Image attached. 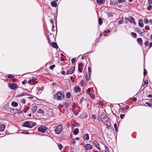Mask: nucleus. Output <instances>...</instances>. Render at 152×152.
Returning a JSON list of instances; mask_svg holds the SVG:
<instances>
[{
	"label": "nucleus",
	"instance_id": "nucleus-18",
	"mask_svg": "<svg viewBox=\"0 0 152 152\" xmlns=\"http://www.w3.org/2000/svg\"><path fill=\"white\" fill-rule=\"evenodd\" d=\"M137 41L138 44L142 45V39L141 38H138L137 39Z\"/></svg>",
	"mask_w": 152,
	"mask_h": 152
},
{
	"label": "nucleus",
	"instance_id": "nucleus-6",
	"mask_svg": "<svg viewBox=\"0 0 152 152\" xmlns=\"http://www.w3.org/2000/svg\"><path fill=\"white\" fill-rule=\"evenodd\" d=\"M75 68V66H73L71 67L68 71H67L66 74L69 75L73 73L74 72Z\"/></svg>",
	"mask_w": 152,
	"mask_h": 152
},
{
	"label": "nucleus",
	"instance_id": "nucleus-36",
	"mask_svg": "<svg viewBox=\"0 0 152 152\" xmlns=\"http://www.w3.org/2000/svg\"><path fill=\"white\" fill-rule=\"evenodd\" d=\"M147 70L145 69H144V72H143V75L144 76H145L146 75V74H147Z\"/></svg>",
	"mask_w": 152,
	"mask_h": 152
},
{
	"label": "nucleus",
	"instance_id": "nucleus-28",
	"mask_svg": "<svg viewBox=\"0 0 152 152\" xmlns=\"http://www.w3.org/2000/svg\"><path fill=\"white\" fill-rule=\"evenodd\" d=\"M66 97L68 99L70 98L71 97V93L69 92H68L66 93Z\"/></svg>",
	"mask_w": 152,
	"mask_h": 152
},
{
	"label": "nucleus",
	"instance_id": "nucleus-5",
	"mask_svg": "<svg viewBox=\"0 0 152 152\" xmlns=\"http://www.w3.org/2000/svg\"><path fill=\"white\" fill-rule=\"evenodd\" d=\"M47 130V128L45 126H42L39 127L38 129V131L42 132L43 133H44L45 132L46 130Z\"/></svg>",
	"mask_w": 152,
	"mask_h": 152
},
{
	"label": "nucleus",
	"instance_id": "nucleus-11",
	"mask_svg": "<svg viewBox=\"0 0 152 152\" xmlns=\"http://www.w3.org/2000/svg\"><path fill=\"white\" fill-rule=\"evenodd\" d=\"M25 95H27V96H32L29 93L26 92H23L22 94H20L18 95L17 96L18 97H21L23 96H25Z\"/></svg>",
	"mask_w": 152,
	"mask_h": 152
},
{
	"label": "nucleus",
	"instance_id": "nucleus-17",
	"mask_svg": "<svg viewBox=\"0 0 152 152\" xmlns=\"http://www.w3.org/2000/svg\"><path fill=\"white\" fill-rule=\"evenodd\" d=\"M79 132V129L78 128H76L74 129L73 131V133L74 135H77Z\"/></svg>",
	"mask_w": 152,
	"mask_h": 152
},
{
	"label": "nucleus",
	"instance_id": "nucleus-1",
	"mask_svg": "<svg viewBox=\"0 0 152 152\" xmlns=\"http://www.w3.org/2000/svg\"><path fill=\"white\" fill-rule=\"evenodd\" d=\"M100 119L104 124L110 123L109 118L104 113L100 116Z\"/></svg>",
	"mask_w": 152,
	"mask_h": 152
},
{
	"label": "nucleus",
	"instance_id": "nucleus-35",
	"mask_svg": "<svg viewBox=\"0 0 152 152\" xmlns=\"http://www.w3.org/2000/svg\"><path fill=\"white\" fill-rule=\"evenodd\" d=\"M105 125H106L107 126V127H106V128L107 129H109V127L110 126V125H111L110 122V123L109 122V123L107 124H105Z\"/></svg>",
	"mask_w": 152,
	"mask_h": 152
},
{
	"label": "nucleus",
	"instance_id": "nucleus-61",
	"mask_svg": "<svg viewBox=\"0 0 152 152\" xmlns=\"http://www.w3.org/2000/svg\"><path fill=\"white\" fill-rule=\"evenodd\" d=\"M110 30H107L104 31V32L106 33H108L110 32Z\"/></svg>",
	"mask_w": 152,
	"mask_h": 152
},
{
	"label": "nucleus",
	"instance_id": "nucleus-42",
	"mask_svg": "<svg viewBox=\"0 0 152 152\" xmlns=\"http://www.w3.org/2000/svg\"><path fill=\"white\" fill-rule=\"evenodd\" d=\"M146 104L148 105V106L151 107L152 106V104L148 102H146L145 103Z\"/></svg>",
	"mask_w": 152,
	"mask_h": 152
},
{
	"label": "nucleus",
	"instance_id": "nucleus-7",
	"mask_svg": "<svg viewBox=\"0 0 152 152\" xmlns=\"http://www.w3.org/2000/svg\"><path fill=\"white\" fill-rule=\"evenodd\" d=\"M84 147L85 148V150H90L92 149L93 147L92 145L89 144H87L84 145Z\"/></svg>",
	"mask_w": 152,
	"mask_h": 152
},
{
	"label": "nucleus",
	"instance_id": "nucleus-19",
	"mask_svg": "<svg viewBox=\"0 0 152 152\" xmlns=\"http://www.w3.org/2000/svg\"><path fill=\"white\" fill-rule=\"evenodd\" d=\"M5 128V126L4 124L1 125L0 126V131L2 132L4 130Z\"/></svg>",
	"mask_w": 152,
	"mask_h": 152
},
{
	"label": "nucleus",
	"instance_id": "nucleus-64",
	"mask_svg": "<svg viewBox=\"0 0 152 152\" xmlns=\"http://www.w3.org/2000/svg\"><path fill=\"white\" fill-rule=\"evenodd\" d=\"M152 46V42L149 43V48H150Z\"/></svg>",
	"mask_w": 152,
	"mask_h": 152
},
{
	"label": "nucleus",
	"instance_id": "nucleus-2",
	"mask_svg": "<svg viewBox=\"0 0 152 152\" xmlns=\"http://www.w3.org/2000/svg\"><path fill=\"white\" fill-rule=\"evenodd\" d=\"M64 95L61 91H58L54 95V98L58 100H62L64 98Z\"/></svg>",
	"mask_w": 152,
	"mask_h": 152
},
{
	"label": "nucleus",
	"instance_id": "nucleus-41",
	"mask_svg": "<svg viewBox=\"0 0 152 152\" xmlns=\"http://www.w3.org/2000/svg\"><path fill=\"white\" fill-rule=\"evenodd\" d=\"M104 147L105 148V152H107L109 151V149L108 148V147L106 145H104Z\"/></svg>",
	"mask_w": 152,
	"mask_h": 152
},
{
	"label": "nucleus",
	"instance_id": "nucleus-56",
	"mask_svg": "<svg viewBox=\"0 0 152 152\" xmlns=\"http://www.w3.org/2000/svg\"><path fill=\"white\" fill-rule=\"evenodd\" d=\"M90 91H91V89L90 88H88L87 90V91H86V92L87 93H88V94H89L90 92Z\"/></svg>",
	"mask_w": 152,
	"mask_h": 152
},
{
	"label": "nucleus",
	"instance_id": "nucleus-26",
	"mask_svg": "<svg viewBox=\"0 0 152 152\" xmlns=\"http://www.w3.org/2000/svg\"><path fill=\"white\" fill-rule=\"evenodd\" d=\"M63 106H64L66 108H67L69 107V104L66 102H64Z\"/></svg>",
	"mask_w": 152,
	"mask_h": 152
},
{
	"label": "nucleus",
	"instance_id": "nucleus-55",
	"mask_svg": "<svg viewBox=\"0 0 152 152\" xmlns=\"http://www.w3.org/2000/svg\"><path fill=\"white\" fill-rule=\"evenodd\" d=\"M92 118L93 119H96V117L95 115H92Z\"/></svg>",
	"mask_w": 152,
	"mask_h": 152
},
{
	"label": "nucleus",
	"instance_id": "nucleus-63",
	"mask_svg": "<svg viewBox=\"0 0 152 152\" xmlns=\"http://www.w3.org/2000/svg\"><path fill=\"white\" fill-rule=\"evenodd\" d=\"M148 22V20L147 19H145L144 20V22L145 23H147Z\"/></svg>",
	"mask_w": 152,
	"mask_h": 152
},
{
	"label": "nucleus",
	"instance_id": "nucleus-31",
	"mask_svg": "<svg viewBox=\"0 0 152 152\" xmlns=\"http://www.w3.org/2000/svg\"><path fill=\"white\" fill-rule=\"evenodd\" d=\"M114 126L115 131L117 132L118 131V127H117V124H114Z\"/></svg>",
	"mask_w": 152,
	"mask_h": 152
},
{
	"label": "nucleus",
	"instance_id": "nucleus-22",
	"mask_svg": "<svg viewBox=\"0 0 152 152\" xmlns=\"http://www.w3.org/2000/svg\"><path fill=\"white\" fill-rule=\"evenodd\" d=\"M138 24L139 26L141 27H142L143 26V23L142 20L140 19L139 20L138 22Z\"/></svg>",
	"mask_w": 152,
	"mask_h": 152
},
{
	"label": "nucleus",
	"instance_id": "nucleus-58",
	"mask_svg": "<svg viewBox=\"0 0 152 152\" xmlns=\"http://www.w3.org/2000/svg\"><path fill=\"white\" fill-rule=\"evenodd\" d=\"M90 96L92 98H93L94 97V94H90Z\"/></svg>",
	"mask_w": 152,
	"mask_h": 152
},
{
	"label": "nucleus",
	"instance_id": "nucleus-57",
	"mask_svg": "<svg viewBox=\"0 0 152 152\" xmlns=\"http://www.w3.org/2000/svg\"><path fill=\"white\" fill-rule=\"evenodd\" d=\"M124 114H121L120 115V118L121 119H123L124 118Z\"/></svg>",
	"mask_w": 152,
	"mask_h": 152
},
{
	"label": "nucleus",
	"instance_id": "nucleus-20",
	"mask_svg": "<svg viewBox=\"0 0 152 152\" xmlns=\"http://www.w3.org/2000/svg\"><path fill=\"white\" fill-rule=\"evenodd\" d=\"M51 45L53 46V47L54 48H55L56 49L58 48V46L57 45V44L56 42H52Z\"/></svg>",
	"mask_w": 152,
	"mask_h": 152
},
{
	"label": "nucleus",
	"instance_id": "nucleus-48",
	"mask_svg": "<svg viewBox=\"0 0 152 152\" xmlns=\"http://www.w3.org/2000/svg\"><path fill=\"white\" fill-rule=\"evenodd\" d=\"M144 85H147L148 84V81L147 80L145 79L144 81Z\"/></svg>",
	"mask_w": 152,
	"mask_h": 152
},
{
	"label": "nucleus",
	"instance_id": "nucleus-15",
	"mask_svg": "<svg viewBox=\"0 0 152 152\" xmlns=\"http://www.w3.org/2000/svg\"><path fill=\"white\" fill-rule=\"evenodd\" d=\"M37 108V106H36V105L33 106L31 108L32 112L34 113H35L36 112Z\"/></svg>",
	"mask_w": 152,
	"mask_h": 152
},
{
	"label": "nucleus",
	"instance_id": "nucleus-25",
	"mask_svg": "<svg viewBox=\"0 0 152 152\" xmlns=\"http://www.w3.org/2000/svg\"><path fill=\"white\" fill-rule=\"evenodd\" d=\"M51 5L52 7H56L57 6V3L55 1H53L51 3Z\"/></svg>",
	"mask_w": 152,
	"mask_h": 152
},
{
	"label": "nucleus",
	"instance_id": "nucleus-49",
	"mask_svg": "<svg viewBox=\"0 0 152 152\" xmlns=\"http://www.w3.org/2000/svg\"><path fill=\"white\" fill-rule=\"evenodd\" d=\"M126 0H118V1L119 3H124L126 1Z\"/></svg>",
	"mask_w": 152,
	"mask_h": 152
},
{
	"label": "nucleus",
	"instance_id": "nucleus-50",
	"mask_svg": "<svg viewBox=\"0 0 152 152\" xmlns=\"http://www.w3.org/2000/svg\"><path fill=\"white\" fill-rule=\"evenodd\" d=\"M73 112L74 114L76 115H77L78 114V113L75 110L73 111Z\"/></svg>",
	"mask_w": 152,
	"mask_h": 152
},
{
	"label": "nucleus",
	"instance_id": "nucleus-53",
	"mask_svg": "<svg viewBox=\"0 0 152 152\" xmlns=\"http://www.w3.org/2000/svg\"><path fill=\"white\" fill-rule=\"evenodd\" d=\"M88 72H89V73H91V67H88Z\"/></svg>",
	"mask_w": 152,
	"mask_h": 152
},
{
	"label": "nucleus",
	"instance_id": "nucleus-51",
	"mask_svg": "<svg viewBox=\"0 0 152 152\" xmlns=\"http://www.w3.org/2000/svg\"><path fill=\"white\" fill-rule=\"evenodd\" d=\"M135 30L137 31V32L139 33L140 32V29L138 28H136Z\"/></svg>",
	"mask_w": 152,
	"mask_h": 152
},
{
	"label": "nucleus",
	"instance_id": "nucleus-30",
	"mask_svg": "<svg viewBox=\"0 0 152 152\" xmlns=\"http://www.w3.org/2000/svg\"><path fill=\"white\" fill-rule=\"evenodd\" d=\"M131 34V36L133 38H136L137 37V35L136 34L133 32H132Z\"/></svg>",
	"mask_w": 152,
	"mask_h": 152
},
{
	"label": "nucleus",
	"instance_id": "nucleus-16",
	"mask_svg": "<svg viewBox=\"0 0 152 152\" xmlns=\"http://www.w3.org/2000/svg\"><path fill=\"white\" fill-rule=\"evenodd\" d=\"M94 144L96 146V147L100 149L99 144L96 140H94L93 141Z\"/></svg>",
	"mask_w": 152,
	"mask_h": 152
},
{
	"label": "nucleus",
	"instance_id": "nucleus-39",
	"mask_svg": "<svg viewBox=\"0 0 152 152\" xmlns=\"http://www.w3.org/2000/svg\"><path fill=\"white\" fill-rule=\"evenodd\" d=\"M152 9V6L151 5H148L147 7V9L149 10H151Z\"/></svg>",
	"mask_w": 152,
	"mask_h": 152
},
{
	"label": "nucleus",
	"instance_id": "nucleus-45",
	"mask_svg": "<svg viewBox=\"0 0 152 152\" xmlns=\"http://www.w3.org/2000/svg\"><path fill=\"white\" fill-rule=\"evenodd\" d=\"M75 59L76 58H73L71 60L72 64H74L75 62Z\"/></svg>",
	"mask_w": 152,
	"mask_h": 152
},
{
	"label": "nucleus",
	"instance_id": "nucleus-21",
	"mask_svg": "<svg viewBox=\"0 0 152 152\" xmlns=\"http://www.w3.org/2000/svg\"><path fill=\"white\" fill-rule=\"evenodd\" d=\"M87 117L86 114H82L80 115V118L82 119H85Z\"/></svg>",
	"mask_w": 152,
	"mask_h": 152
},
{
	"label": "nucleus",
	"instance_id": "nucleus-34",
	"mask_svg": "<svg viewBox=\"0 0 152 152\" xmlns=\"http://www.w3.org/2000/svg\"><path fill=\"white\" fill-rule=\"evenodd\" d=\"M38 113L41 114L44 113V111L41 109H39L38 110Z\"/></svg>",
	"mask_w": 152,
	"mask_h": 152
},
{
	"label": "nucleus",
	"instance_id": "nucleus-54",
	"mask_svg": "<svg viewBox=\"0 0 152 152\" xmlns=\"http://www.w3.org/2000/svg\"><path fill=\"white\" fill-rule=\"evenodd\" d=\"M145 45L146 46H148L149 45V43L148 42V41H146L145 42Z\"/></svg>",
	"mask_w": 152,
	"mask_h": 152
},
{
	"label": "nucleus",
	"instance_id": "nucleus-12",
	"mask_svg": "<svg viewBox=\"0 0 152 152\" xmlns=\"http://www.w3.org/2000/svg\"><path fill=\"white\" fill-rule=\"evenodd\" d=\"M30 124V129H31L34 126H36L37 125L36 123L34 122L33 121H29Z\"/></svg>",
	"mask_w": 152,
	"mask_h": 152
},
{
	"label": "nucleus",
	"instance_id": "nucleus-59",
	"mask_svg": "<svg viewBox=\"0 0 152 152\" xmlns=\"http://www.w3.org/2000/svg\"><path fill=\"white\" fill-rule=\"evenodd\" d=\"M70 79L73 82V83H74L75 82V80H74L73 79V78L71 77H70Z\"/></svg>",
	"mask_w": 152,
	"mask_h": 152
},
{
	"label": "nucleus",
	"instance_id": "nucleus-3",
	"mask_svg": "<svg viewBox=\"0 0 152 152\" xmlns=\"http://www.w3.org/2000/svg\"><path fill=\"white\" fill-rule=\"evenodd\" d=\"M63 129V127L62 125H59L56 126L55 129V132L57 134H60Z\"/></svg>",
	"mask_w": 152,
	"mask_h": 152
},
{
	"label": "nucleus",
	"instance_id": "nucleus-62",
	"mask_svg": "<svg viewBox=\"0 0 152 152\" xmlns=\"http://www.w3.org/2000/svg\"><path fill=\"white\" fill-rule=\"evenodd\" d=\"M148 2L149 4H152V0H148Z\"/></svg>",
	"mask_w": 152,
	"mask_h": 152
},
{
	"label": "nucleus",
	"instance_id": "nucleus-4",
	"mask_svg": "<svg viewBox=\"0 0 152 152\" xmlns=\"http://www.w3.org/2000/svg\"><path fill=\"white\" fill-rule=\"evenodd\" d=\"M8 86L9 88L12 90H15L18 87L17 84L14 83L9 84H8Z\"/></svg>",
	"mask_w": 152,
	"mask_h": 152
},
{
	"label": "nucleus",
	"instance_id": "nucleus-24",
	"mask_svg": "<svg viewBox=\"0 0 152 152\" xmlns=\"http://www.w3.org/2000/svg\"><path fill=\"white\" fill-rule=\"evenodd\" d=\"M117 1L116 0H111L110 1V4L111 5H115L117 4Z\"/></svg>",
	"mask_w": 152,
	"mask_h": 152
},
{
	"label": "nucleus",
	"instance_id": "nucleus-9",
	"mask_svg": "<svg viewBox=\"0 0 152 152\" xmlns=\"http://www.w3.org/2000/svg\"><path fill=\"white\" fill-rule=\"evenodd\" d=\"M22 126H23L28 128L30 129V124L29 121H25L23 123V124Z\"/></svg>",
	"mask_w": 152,
	"mask_h": 152
},
{
	"label": "nucleus",
	"instance_id": "nucleus-44",
	"mask_svg": "<svg viewBox=\"0 0 152 152\" xmlns=\"http://www.w3.org/2000/svg\"><path fill=\"white\" fill-rule=\"evenodd\" d=\"M124 109L122 108H120L119 110V112H121V113H123L124 112Z\"/></svg>",
	"mask_w": 152,
	"mask_h": 152
},
{
	"label": "nucleus",
	"instance_id": "nucleus-8",
	"mask_svg": "<svg viewBox=\"0 0 152 152\" xmlns=\"http://www.w3.org/2000/svg\"><path fill=\"white\" fill-rule=\"evenodd\" d=\"M128 20L130 23H133L134 24H135L136 22L134 18L132 16H129L128 18Z\"/></svg>",
	"mask_w": 152,
	"mask_h": 152
},
{
	"label": "nucleus",
	"instance_id": "nucleus-13",
	"mask_svg": "<svg viewBox=\"0 0 152 152\" xmlns=\"http://www.w3.org/2000/svg\"><path fill=\"white\" fill-rule=\"evenodd\" d=\"M83 66V64L82 63H79L78 64V70L81 73L82 72L83 68H82Z\"/></svg>",
	"mask_w": 152,
	"mask_h": 152
},
{
	"label": "nucleus",
	"instance_id": "nucleus-60",
	"mask_svg": "<svg viewBox=\"0 0 152 152\" xmlns=\"http://www.w3.org/2000/svg\"><path fill=\"white\" fill-rule=\"evenodd\" d=\"M72 143L73 144H74L76 143V141L74 139H73L72 140Z\"/></svg>",
	"mask_w": 152,
	"mask_h": 152
},
{
	"label": "nucleus",
	"instance_id": "nucleus-29",
	"mask_svg": "<svg viewBox=\"0 0 152 152\" xmlns=\"http://www.w3.org/2000/svg\"><path fill=\"white\" fill-rule=\"evenodd\" d=\"M98 23L100 25H101L102 23V20L100 18H99L98 19Z\"/></svg>",
	"mask_w": 152,
	"mask_h": 152
},
{
	"label": "nucleus",
	"instance_id": "nucleus-40",
	"mask_svg": "<svg viewBox=\"0 0 152 152\" xmlns=\"http://www.w3.org/2000/svg\"><path fill=\"white\" fill-rule=\"evenodd\" d=\"M55 67V65L54 64H53L50 66V69L51 70H52Z\"/></svg>",
	"mask_w": 152,
	"mask_h": 152
},
{
	"label": "nucleus",
	"instance_id": "nucleus-27",
	"mask_svg": "<svg viewBox=\"0 0 152 152\" xmlns=\"http://www.w3.org/2000/svg\"><path fill=\"white\" fill-rule=\"evenodd\" d=\"M11 104L12 106L14 107H16L18 106V103L15 102H12Z\"/></svg>",
	"mask_w": 152,
	"mask_h": 152
},
{
	"label": "nucleus",
	"instance_id": "nucleus-38",
	"mask_svg": "<svg viewBox=\"0 0 152 152\" xmlns=\"http://www.w3.org/2000/svg\"><path fill=\"white\" fill-rule=\"evenodd\" d=\"M47 38V39L48 40V43L50 44L51 45V41L50 40V37H49V36H48Z\"/></svg>",
	"mask_w": 152,
	"mask_h": 152
},
{
	"label": "nucleus",
	"instance_id": "nucleus-43",
	"mask_svg": "<svg viewBox=\"0 0 152 152\" xmlns=\"http://www.w3.org/2000/svg\"><path fill=\"white\" fill-rule=\"evenodd\" d=\"M29 109V107H27L25 108V110L23 111V112L26 113V111L28 110Z\"/></svg>",
	"mask_w": 152,
	"mask_h": 152
},
{
	"label": "nucleus",
	"instance_id": "nucleus-37",
	"mask_svg": "<svg viewBox=\"0 0 152 152\" xmlns=\"http://www.w3.org/2000/svg\"><path fill=\"white\" fill-rule=\"evenodd\" d=\"M58 146L60 150H61L63 148V146L61 144H58Z\"/></svg>",
	"mask_w": 152,
	"mask_h": 152
},
{
	"label": "nucleus",
	"instance_id": "nucleus-32",
	"mask_svg": "<svg viewBox=\"0 0 152 152\" xmlns=\"http://www.w3.org/2000/svg\"><path fill=\"white\" fill-rule=\"evenodd\" d=\"M107 14L109 17H110L113 16V13L110 12H108L107 13Z\"/></svg>",
	"mask_w": 152,
	"mask_h": 152
},
{
	"label": "nucleus",
	"instance_id": "nucleus-47",
	"mask_svg": "<svg viewBox=\"0 0 152 152\" xmlns=\"http://www.w3.org/2000/svg\"><path fill=\"white\" fill-rule=\"evenodd\" d=\"M13 77V75H12L10 74L8 75V78L9 79H12V78Z\"/></svg>",
	"mask_w": 152,
	"mask_h": 152
},
{
	"label": "nucleus",
	"instance_id": "nucleus-52",
	"mask_svg": "<svg viewBox=\"0 0 152 152\" xmlns=\"http://www.w3.org/2000/svg\"><path fill=\"white\" fill-rule=\"evenodd\" d=\"M84 97H83L81 98L80 100V103H82L83 101L84 100Z\"/></svg>",
	"mask_w": 152,
	"mask_h": 152
},
{
	"label": "nucleus",
	"instance_id": "nucleus-46",
	"mask_svg": "<svg viewBox=\"0 0 152 152\" xmlns=\"http://www.w3.org/2000/svg\"><path fill=\"white\" fill-rule=\"evenodd\" d=\"M27 82V80L25 79L22 82V84L23 85H25Z\"/></svg>",
	"mask_w": 152,
	"mask_h": 152
},
{
	"label": "nucleus",
	"instance_id": "nucleus-14",
	"mask_svg": "<svg viewBox=\"0 0 152 152\" xmlns=\"http://www.w3.org/2000/svg\"><path fill=\"white\" fill-rule=\"evenodd\" d=\"M83 139L85 141L88 140L89 139L88 134H85L83 136Z\"/></svg>",
	"mask_w": 152,
	"mask_h": 152
},
{
	"label": "nucleus",
	"instance_id": "nucleus-33",
	"mask_svg": "<svg viewBox=\"0 0 152 152\" xmlns=\"http://www.w3.org/2000/svg\"><path fill=\"white\" fill-rule=\"evenodd\" d=\"M88 75H86V79L87 80H88L90 78L91 73L88 74Z\"/></svg>",
	"mask_w": 152,
	"mask_h": 152
},
{
	"label": "nucleus",
	"instance_id": "nucleus-10",
	"mask_svg": "<svg viewBox=\"0 0 152 152\" xmlns=\"http://www.w3.org/2000/svg\"><path fill=\"white\" fill-rule=\"evenodd\" d=\"M74 90L75 93H79L81 89L79 86H77L74 87Z\"/></svg>",
	"mask_w": 152,
	"mask_h": 152
},
{
	"label": "nucleus",
	"instance_id": "nucleus-23",
	"mask_svg": "<svg viewBox=\"0 0 152 152\" xmlns=\"http://www.w3.org/2000/svg\"><path fill=\"white\" fill-rule=\"evenodd\" d=\"M97 3L100 4H103L104 3V0H96Z\"/></svg>",
	"mask_w": 152,
	"mask_h": 152
}]
</instances>
